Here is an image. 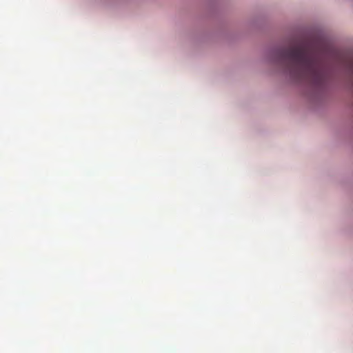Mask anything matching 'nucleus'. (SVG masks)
<instances>
[{
    "label": "nucleus",
    "instance_id": "1",
    "mask_svg": "<svg viewBox=\"0 0 353 353\" xmlns=\"http://www.w3.org/2000/svg\"><path fill=\"white\" fill-rule=\"evenodd\" d=\"M276 59L296 81H305L319 86L327 78L325 61L319 52L306 43L279 49L276 52Z\"/></svg>",
    "mask_w": 353,
    "mask_h": 353
}]
</instances>
